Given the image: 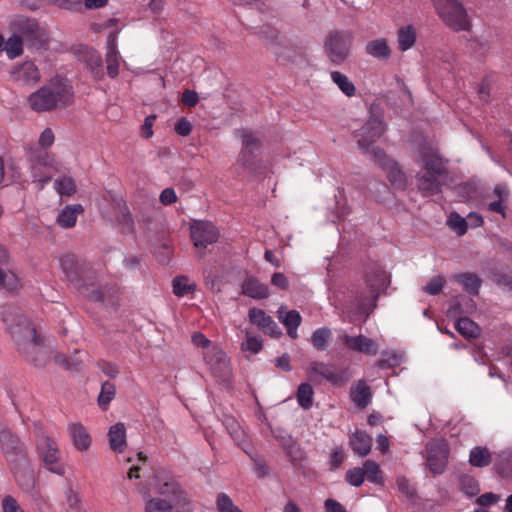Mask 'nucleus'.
I'll return each instance as SVG.
<instances>
[{
    "label": "nucleus",
    "mask_w": 512,
    "mask_h": 512,
    "mask_svg": "<svg viewBox=\"0 0 512 512\" xmlns=\"http://www.w3.org/2000/svg\"><path fill=\"white\" fill-rule=\"evenodd\" d=\"M25 152L28 157V160L34 164H45L46 163V157L47 154L45 151H43L42 148H39L38 146L31 145L28 147H25Z\"/></svg>",
    "instance_id": "obj_53"
},
{
    "label": "nucleus",
    "mask_w": 512,
    "mask_h": 512,
    "mask_svg": "<svg viewBox=\"0 0 512 512\" xmlns=\"http://www.w3.org/2000/svg\"><path fill=\"white\" fill-rule=\"evenodd\" d=\"M8 467L19 487L25 492H31L35 486V475L31 467L30 456L9 463Z\"/></svg>",
    "instance_id": "obj_13"
},
{
    "label": "nucleus",
    "mask_w": 512,
    "mask_h": 512,
    "mask_svg": "<svg viewBox=\"0 0 512 512\" xmlns=\"http://www.w3.org/2000/svg\"><path fill=\"white\" fill-rule=\"evenodd\" d=\"M362 468L365 471V477H367L368 481L380 485L384 484L382 471L375 461L366 460Z\"/></svg>",
    "instance_id": "obj_44"
},
{
    "label": "nucleus",
    "mask_w": 512,
    "mask_h": 512,
    "mask_svg": "<svg viewBox=\"0 0 512 512\" xmlns=\"http://www.w3.org/2000/svg\"><path fill=\"white\" fill-rule=\"evenodd\" d=\"M331 79L347 97L355 95L356 88L346 75L339 71H333L331 72Z\"/></svg>",
    "instance_id": "obj_42"
},
{
    "label": "nucleus",
    "mask_w": 512,
    "mask_h": 512,
    "mask_svg": "<svg viewBox=\"0 0 512 512\" xmlns=\"http://www.w3.org/2000/svg\"><path fill=\"white\" fill-rule=\"evenodd\" d=\"M350 397L358 408L364 409L371 401V389L365 381L360 380L351 388Z\"/></svg>",
    "instance_id": "obj_22"
},
{
    "label": "nucleus",
    "mask_w": 512,
    "mask_h": 512,
    "mask_svg": "<svg viewBox=\"0 0 512 512\" xmlns=\"http://www.w3.org/2000/svg\"><path fill=\"white\" fill-rule=\"evenodd\" d=\"M109 447L113 452L123 453L127 447L126 428L124 423L112 425L108 431Z\"/></svg>",
    "instance_id": "obj_20"
},
{
    "label": "nucleus",
    "mask_w": 512,
    "mask_h": 512,
    "mask_svg": "<svg viewBox=\"0 0 512 512\" xmlns=\"http://www.w3.org/2000/svg\"><path fill=\"white\" fill-rule=\"evenodd\" d=\"M3 279L4 281L1 282V285H3L9 291L17 290L20 287V281L18 277L10 271L4 272Z\"/></svg>",
    "instance_id": "obj_60"
},
{
    "label": "nucleus",
    "mask_w": 512,
    "mask_h": 512,
    "mask_svg": "<svg viewBox=\"0 0 512 512\" xmlns=\"http://www.w3.org/2000/svg\"><path fill=\"white\" fill-rule=\"evenodd\" d=\"M459 482L461 491L469 497L476 496L480 491L478 481L472 476L462 475Z\"/></svg>",
    "instance_id": "obj_46"
},
{
    "label": "nucleus",
    "mask_w": 512,
    "mask_h": 512,
    "mask_svg": "<svg viewBox=\"0 0 512 512\" xmlns=\"http://www.w3.org/2000/svg\"><path fill=\"white\" fill-rule=\"evenodd\" d=\"M345 480L354 487H359L365 480V471L362 467H354L346 472Z\"/></svg>",
    "instance_id": "obj_51"
},
{
    "label": "nucleus",
    "mask_w": 512,
    "mask_h": 512,
    "mask_svg": "<svg viewBox=\"0 0 512 512\" xmlns=\"http://www.w3.org/2000/svg\"><path fill=\"white\" fill-rule=\"evenodd\" d=\"M241 294L253 299L261 300L269 297V287L261 283L260 280L252 275H247L241 284Z\"/></svg>",
    "instance_id": "obj_18"
},
{
    "label": "nucleus",
    "mask_w": 512,
    "mask_h": 512,
    "mask_svg": "<svg viewBox=\"0 0 512 512\" xmlns=\"http://www.w3.org/2000/svg\"><path fill=\"white\" fill-rule=\"evenodd\" d=\"M116 395V387L114 383L110 381H105L102 383L101 391L98 395V405L99 407L106 411L108 409V406L110 402L114 399Z\"/></svg>",
    "instance_id": "obj_40"
},
{
    "label": "nucleus",
    "mask_w": 512,
    "mask_h": 512,
    "mask_svg": "<svg viewBox=\"0 0 512 512\" xmlns=\"http://www.w3.org/2000/svg\"><path fill=\"white\" fill-rule=\"evenodd\" d=\"M192 131V124L185 117L180 118L175 124V132L183 137L188 136Z\"/></svg>",
    "instance_id": "obj_64"
},
{
    "label": "nucleus",
    "mask_w": 512,
    "mask_h": 512,
    "mask_svg": "<svg viewBox=\"0 0 512 512\" xmlns=\"http://www.w3.org/2000/svg\"><path fill=\"white\" fill-rule=\"evenodd\" d=\"M11 27L30 48L41 49L48 43L46 29L34 18L18 15L11 22Z\"/></svg>",
    "instance_id": "obj_7"
},
{
    "label": "nucleus",
    "mask_w": 512,
    "mask_h": 512,
    "mask_svg": "<svg viewBox=\"0 0 512 512\" xmlns=\"http://www.w3.org/2000/svg\"><path fill=\"white\" fill-rule=\"evenodd\" d=\"M238 162L250 172L256 171L259 166L256 155L250 150H242Z\"/></svg>",
    "instance_id": "obj_49"
},
{
    "label": "nucleus",
    "mask_w": 512,
    "mask_h": 512,
    "mask_svg": "<svg viewBox=\"0 0 512 512\" xmlns=\"http://www.w3.org/2000/svg\"><path fill=\"white\" fill-rule=\"evenodd\" d=\"M82 60L84 61L86 66L90 69V71L92 72V74L95 77H98V78L102 77V75H103V71L101 69L102 58L96 50H93V49L87 50L83 54Z\"/></svg>",
    "instance_id": "obj_37"
},
{
    "label": "nucleus",
    "mask_w": 512,
    "mask_h": 512,
    "mask_svg": "<svg viewBox=\"0 0 512 512\" xmlns=\"http://www.w3.org/2000/svg\"><path fill=\"white\" fill-rule=\"evenodd\" d=\"M448 178L434 176L432 173L418 174L417 187L424 196H431L441 192L442 186L446 185Z\"/></svg>",
    "instance_id": "obj_17"
},
{
    "label": "nucleus",
    "mask_w": 512,
    "mask_h": 512,
    "mask_svg": "<svg viewBox=\"0 0 512 512\" xmlns=\"http://www.w3.org/2000/svg\"><path fill=\"white\" fill-rule=\"evenodd\" d=\"M37 451L46 469L57 475H63L65 468L59 464V448L48 435H42L37 442Z\"/></svg>",
    "instance_id": "obj_12"
},
{
    "label": "nucleus",
    "mask_w": 512,
    "mask_h": 512,
    "mask_svg": "<svg viewBox=\"0 0 512 512\" xmlns=\"http://www.w3.org/2000/svg\"><path fill=\"white\" fill-rule=\"evenodd\" d=\"M456 282L461 284L466 292L471 295H478L481 286V279L475 273H461L454 276Z\"/></svg>",
    "instance_id": "obj_32"
},
{
    "label": "nucleus",
    "mask_w": 512,
    "mask_h": 512,
    "mask_svg": "<svg viewBox=\"0 0 512 512\" xmlns=\"http://www.w3.org/2000/svg\"><path fill=\"white\" fill-rule=\"evenodd\" d=\"M457 332L467 339H475L481 333V328L468 317H461L455 322Z\"/></svg>",
    "instance_id": "obj_33"
},
{
    "label": "nucleus",
    "mask_w": 512,
    "mask_h": 512,
    "mask_svg": "<svg viewBox=\"0 0 512 512\" xmlns=\"http://www.w3.org/2000/svg\"><path fill=\"white\" fill-rule=\"evenodd\" d=\"M73 92L67 80L56 76L28 97L30 108L36 112L66 107L72 102Z\"/></svg>",
    "instance_id": "obj_3"
},
{
    "label": "nucleus",
    "mask_w": 512,
    "mask_h": 512,
    "mask_svg": "<svg viewBox=\"0 0 512 512\" xmlns=\"http://www.w3.org/2000/svg\"><path fill=\"white\" fill-rule=\"evenodd\" d=\"M495 472L503 477L508 478L512 476V452L505 450L496 455L494 461Z\"/></svg>",
    "instance_id": "obj_29"
},
{
    "label": "nucleus",
    "mask_w": 512,
    "mask_h": 512,
    "mask_svg": "<svg viewBox=\"0 0 512 512\" xmlns=\"http://www.w3.org/2000/svg\"><path fill=\"white\" fill-rule=\"evenodd\" d=\"M0 451L7 461V464L20 460L29 455L25 443L17 433L8 427L0 430Z\"/></svg>",
    "instance_id": "obj_10"
},
{
    "label": "nucleus",
    "mask_w": 512,
    "mask_h": 512,
    "mask_svg": "<svg viewBox=\"0 0 512 512\" xmlns=\"http://www.w3.org/2000/svg\"><path fill=\"white\" fill-rule=\"evenodd\" d=\"M365 49L369 55L379 60H387L391 55V49L383 38L368 42Z\"/></svg>",
    "instance_id": "obj_34"
},
{
    "label": "nucleus",
    "mask_w": 512,
    "mask_h": 512,
    "mask_svg": "<svg viewBox=\"0 0 512 512\" xmlns=\"http://www.w3.org/2000/svg\"><path fill=\"white\" fill-rule=\"evenodd\" d=\"M439 18L455 32L470 29L467 10L461 0H432Z\"/></svg>",
    "instance_id": "obj_6"
},
{
    "label": "nucleus",
    "mask_w": 512,
    "mask_h": 512,
    "mask_svg": "<svg viewBox=\"0 0 512 512\" xmlns=\"http://www.w3.org/2000/svg\"><path fill=\"white\" fill-rule=\"evenodd\" d=\"M217 508L220 512H243L233 504L231 498L225 493L218 494Z\"/></svg>",
    "instance_id": "obj_55"
},
{
    "label": "nucleus",
    "mask_w": 512,
    "mask_h": 512,
    "mask_svg": "<svg viewBox=\"0 0 512 512\" xmlns=\"http://www.w3.org/2000/svg\"><path fill=\"white\" fill-rule=\"evenodd\" d=\"M56 189L59 194L70 196L76 191V185L72 178L63 177L56 181Z\"/></svg>",
    "instance_id": "obj_56"
},
{
    "label": "nucleus",
    "mask_w": 512,
    "mask_h": 512,
    "mask_svg": "<svg viewBox=\"0 0 512 512\" xmlns=\"http://www.w3.org/2000/svg\"><path fill=\"white\" fill-rule=\"evenodd\" d=\"M416 41V33L413 26L408 25L398 30V48L401 51L410 49Z\"/></svg>",
    "instance_id": "obj_39"
},
{
    "label": "nucleus",
    "mask_w": 512,
    "mask_h": 512,
    "mask_svg": "<svg viewBox=\"0 0 512 512\" xmlns=\"http://www.w3.org/2000/svg\"><path fill=\"white\" fill-rule=\"evenodd\" d=\"M310 374H319L321 377L333 384H336L342 380V376L336 372L332 365L319 361L311 362Z\"/></svg>",
    "instance_id": "obj_25"
},
{
    "label": "nucleus",
    "mask_w": 512,
    "mask_h": 512,
    "mask_svg": "<svg viewBox=\"0 0 512 512\" xmlns=\"http://www.w3.org/2000/svg\"><path fill=\"white\" fill-rule=\"evenodd\" d=\"M449 227L454 230L459 236L464 235L468 229V222L461 217L458 213L452 212L448 219Z\"/></svg>",
    "instance_id": "obj_48"
},
{
    "label": "nucleus",
    "mask_w": 512,
    "mask_h": 512,
    "mask_svg": "<svg viewBox=\"0 0 512 512\" xmlns=\"http://www.w3.org/2000/svg\"><path fill=\"white\" fill-rule=\"evenodd\" d=\"M83 212L80 204L74 206H66L57 217V223L63 228H71L75 226L77 214Z\"/></svg>",
    "instance_id": "obj_35"
},
{
    "label": "nucleus",
    "mask_w": 512,
    "mask_h": 512,
    "mask_svg": "<svg viewBox=\"0 0 512 512\" xmlns=\"http://www.w3.org/2000/svg\"><path fill=\"white\" fill-rule=\"evenodd\" d=\"M181 101L184 106L188 108L195 107L197 103L199 102V96L198 93L194 90L186 89L182 93Z\"/></svg>",
    "instance_id": "obj_62"
},
{
    "label": "nucleus",
    "mask_w": 512,
    "mask_h": 512,
    "mask_svg": "<svg viewBox=\"0 0 512 512\" xmlns=\"http://www.w3.org/2000/svg\"><path fill=\"white\" fill-rule=\"evenodd\" d=\"M117 206L119 208V213L117 215V222L121 227V232L123 234H134L135 232V224L133 217L123 200L117 202Z\"/></svg>",
    "instance_id": "obj_27"
},
{
    "label": "nucleus",
    "mask_w": 512,
    "mask_h": 512,
    "mask_svg": "<svg viewBox=\"0 0 512 512\" xmlns=\"http://www.w3.org/2000/svg\"><path fill=\"white\" fill-rule=\"evenodd\" d=\"M372 438L362 430H356L350 440V446L354 453L361 457L367 456L371 451Z\"/></svg>",
    "instance_id": "obj_24"
},
{
    "label": "nucleus",
    "mask_w": 512,
    "mask_h": 512,
    "mask_svg": "<svg viewBox=\"0 0 512 512\" xmlns=\"http://www.w3.org/2000/svg\"><path fill=\"white\" fill-rule=\"evenodd\" d=\"M449 445L444 439L429 441L425 446L426 465L434 475L444 473L449 456Z\"/></svg>",
    "instance_id": "obj_11"
},
{
    "label": "nucleus",
    "mask_w": 512,
    "mask_h": 512,
    "mask_svg": "<svg viewBox=\"0 0 512 512\" xmlns=\"http://www.w3.org/2000/svg\"><path fill=\"white\" fill-rule=\"evenodd\" d=\"M249 320L253 325L258 326L264 333L278 338L282 335V331L271 316L266 315L262 309L251 308L248 312Z\"/></svg>",
    "instance_id": "obj_16"
},
{
    "label": "nucleus",
    "mask_w": 512,
    "mask_h": 512,
    "mask_svg": "<svg viewBox=\"0 0 512 512\" xmlns=\"http://www.w3.org/2000/svg\"><path fill=\"white\" fill-rule=\"evenodd\" d=\"M108 52L106 54L107 73L111 78H115L119 73L118 52L115 44L114 34L109 35Z\"/></svg>",
    "instance_id": "obj_31"
},
{
    "label": "nucleus",
    "mask_w": 512,
    "mask_h": 512,
    "mask_svg": "<svg viewBox=\"0 0 512 512\" xmlns=\"http://www.w3.org/2000/svg\"><path fill=\"white\" fill-rule=\"evenodd\" d=\"M369 154L373 157V159L379 163V165L384 169L387 165L386 162H393L390 158H388L385 154V152L379 148L374 147L373 145L369 148L368 151ZM367 154V152L365 153Z\"/></svg>",
    "instance_id": "obj_59"
},
{
    "label": "nucleus",
    "mask_w": 512,
    "mask_h": 512,
    "mask_svg": "<svg viewBox=\"0 0 512 512\" xmlns=\"http://www.w3.org/2000/svg\"><path fill=\"white\" fill-rule=\"evenodd\" d=\"M283 307H280L278 313H279V319L282 322V324L287 329V334L295 339L297 337V328L300 326L302 317L300 313L297 310H290L286 313V315L282 316Z\"/></svg>",
    "instance_id": "obj_28"
},
{
    "label": "nucleus",
    "mask_w": 512,
    "mask_h": 512,
    "mask_svg": "<svg viewBox=\"0 0 512 512\" xmlns=\"http://www.w3.org/2000/svg\"><path fill=\"white\" fill-rule=\"evenodd\" d=\"M16 78L26 84H35L40 80V73L31 61L24 62L15 72Z\"/></svg>",
    "instance_id": "obj_30"
},
{
    "label": "nucleus",
    "mask_w": 512,
    "mask_h": 512,
    "mask_svg": "<svg viewBox=\"0 0 512 512\" xmlns=\"http://www.w3.org/2000/svg\"><path fill=\"white\" fill-rule=\"evenodd\" d=\"M384 170L387 172V177L391 185L398 190H404L407 186L406 176L400 169L398 163L386 162Z\"/></svg>",
    "instance_id": "obj_26"
},
{
    "label": "nucleus",
    "mask_w": 512,
    "mask_h": 512,
    "mask_svg": "<svg viewBox=\"0 0 512 512\" xmlns=\"http://www.w3.org/2000/svg\"><path fill=\"white\" fill-rule=\"evenodd\" d=\"M331 330L327 327L315 330L311 337V342L317 350H324L331 339Z\"/></svg>",
    "instance_id": "obj_45"
},
{
    "label": "nucleus",
    "mask_w": 512,
    "mask_h": 512,
    "mask_svg": "<svg viewBox=\"0 0 512 512\" xmlns=\"http://www.w3.org/2000/svg\"><path fill=\"white\" fill-rule=\"evenodd\" d=\"M80 350H75L74 354L70 357L65 354H56L54 356V361L56 364L61 365L64 369L69 371H79L81 369L82 359H80L77 355L81 354Z\"/></svg>",
    "instance_id": "obj_38"
},
{
    "label": "nucleus",
    "mask_w": 512,
    "mask_h": 512,
    "mask_svg": "<svg viewBox=\"0 0 512 512\" xmlns=\"http://www.w3.org/2000/svg\"><path fill=\"white\" fill-rule=\"evenodd\" d=\"M60 266L67 280L86 299L93 302H104L106 291L96 286V272L91 263L76 254H66L60 258Z\"/></svg>",
    "instance_id": "obj_2"
},
{
    "label": "nucleus",
    "mask_w": 512,
    "mask_h": 512,
    "mask_svg": "<svg viewBox=\"0 0 512 512\" xmlns=\"http://www.w3.org/2000/svg\"><path fill=\"white\" fill-rule=\"evenodd\" d=\"M172 503H168L166 499L152 498L146 503V512H171Z\"/></svg>",
    "instance_id": "obj_50"
},
{
    "label": "nucleus",
    "mask_w": 512,
    "mask_h": 512,
    "mask_svg": "<svg viewBox=\"0 0 512 512\" xmlns=\"http://www.w3.org/2000/svg\"><path fill=\"white\" fill-rule=\"evenodd\" d=\"M475 303L472 299L466 297H455L451 302L449 313H465L469 309H474Z\"/></svg>",
    "instance_id": "obj_47"
},
{
    "label": "nucleus",
    "mask_w": 512,
    "mask_h": 512,
    "mask_svg": "<svg viewBox=\"0 0 512 512\" xmlns=\"http://www.w3.org/2000/svg\"><path fill=\"white\" fill-rule=\"evenodd\" d=\"M446 280L443 276H435L422 288V290L429 295H438L441 293Z\"/></svg>",
    "instance_id": "obj_52"
},
{
    "label": "nucleus",
    "mask_w": 512,
    "mask_h": 512,
    "mask_svg": "<svg viewBox=\"0 0 512 512\" xmlns=\"http://www.w3.org/2000/svg\"><path fill=\"white\" fill-rule=\"evenodd\" d=\"M241 349L254 354L258 353L262 349V340L257 337H248L247 340L241 344Z\"/></svg>",
    "instance_id": "obj_61"
},
{
    "label": "nucleus",
    "mask_w": 512,
    "mask_h": 512,
    "mask_svg": "<svg viewBox=\"0 0 512 512\" xmlns=\"http://www.w3.org/2000/svg\"><path fill=\"white\" fill-rule=\"evenodd\" d=\"M241 138L244 146L243 150H250L254 152L261 145V141L259 138L255 137L254 134L246 129L241 130Z\"/></svg>",
    "instance_id": "obj_54"
},
{
    "label": "nucleus",
    "mask_w": 512,
    "mask_h": 512,
    "mask_svg": "<svg viewBox=\"0 0 512 512\" xmlns=\"http://www.w3.org/2000/svg\"><path fill=\"white\" fill-rule=\"evenodd\" d=\"M421 158L424 163V173H433L434 176L449 178L447 169L436 154L432 153L431 151H423Z\"/></svg>",
    "instance_id": "obj_21"
},
{
    "label": "nucleus",
    "mask_w": 512,
    "mask_h": 512,
    "mask_svg": "<svg viewBox=\"0 0 512 512\" xmlns=\"http://www.w3.org/2000/svg\"><path fill=\"white\" fill-rule=\"evenodd\" d=\"M492 462L491 453L486 447L477 446L470 451L469 464L473 467H487Z\"/></svg>",
    "instance_id": "obj_36"
},
{
    "label": "nucleus",
    "mask_w": 512,
    "mask_h": 512,
    "mask_svg": "<svg viewBox=\"0 0 512 512\" xmlns=\"http://www.w3.org/2000/svg\"><path fill=\"white\" fill-rule=\"evenodd\" d=\"M397 487L399 491L404 494L409 499H414L417 495L416 489L410 485L409 480L405 476H400L397 478Z\"/></svg>",
    "instance_id": "obj_58"
},
{
    "label": "nucleus",
    "mask_w": 512,
    "mask_h": 512,
    "mask_svg": "<svg viewBox=\"0 0 512 512\" xmlns=\"http://www.w3.org/2000/svg\"><path fill=\"white\" fill-rule=\"evenodd\" d=\"M2 319L16 341L19 352L36 367H44L50 360L51 351L44 345L35 326L16 307L5 308L2 311Z\"/></svg>",
    "instance_id": "obj_1"
},
{
    "label": "nucleus",
    "mask_w": 512,
    "mask_h": 512,
    "mask_svg": "<svg viewBox=\"0 0 512 512\" xmlns=\"http://www.w3.org/2000/svg\"><path fill=\"white\" fill-rule=\"evenodd\" d=\"M204 359L216 381L226 387L230 386L233 375L226 353L219 347H213L204 355Z\"/></svg>",
    "instance_id": "obj_9"
},
{
    "label": "nucleus",
    "mask_w": 512,
    "mask_h": 512,
    "mask_svg": "<svg viewBox=\"0 0 512 512\" xmlns=\"http://www.w3.org/2000/svg\"><path fill=\"white\" fill-rule=\"evenodd\" d=\"M191 239L197 248L205 249L219 238L217 228L209 221H194L190 227Z\"/></svg>",
    "instance_id": "obj_14"
},
{
    "label": "nucleus",
    "mask_w": 512,
    "mask_h": 512,
    "mask_svg": "<svg viewBox=\"0 0 512 512\" xmlns=\"http://www.w3.org/2000/svg\"><path fill=\"white\" fill-rule=\"evenodd\" d=\"M384 111L380 104L372 103L369 108V118L360 130L354 131L355 137H359L357 144L363 153L383 135L386 124L383 122Z\"/></svg>",
    "instance_id": "obj_5"
},
{
    "label": "nucleus",
    "mask_w": 512,
    "mask_h": 512,
    "mask_svg": "<svg viewBox=\"0 0 512 512\" xmlns=\"http://www.w3.org/2000/svg\"><path fill=\"white\" fill-rule=\"evenodd\" d=\"M366 286L370 291L372 303L368 306L363 300L358 304L357 311L349 314V321L355 323L357 321L364 322L377 307V300L382 293H385L390 285V277L380 267L371 268L365 275Z\"/></svg>",
    "instance_id": "obj_4"
},
{
    "label": "nucleus",
    "mask_w": 512,
    "mask_h": 512,
    "mask_svg": "<svg viewBox=\"0 0 512 512\" xmlns=\"http://www.w3.org/2000/svg\"><path fill=\"white\" fill-rule=\"evenodd\" d=\"M343 341L348 348L356 352H361L367 355H375L378 352V344L373 339L367 338L363 335H344Z\"/></svg>",
    "instance_id": "obj_19"
},
{
    "label": "nucleus",
    "mask_w": 512,
    "mask_h": 512,
    "mask_svg": "<svg viewBox=\"0 0 512 512\" xmlns=\"http://www.w3.org/2000/svg\"><path fill=\"white\" fill-rule=\"evenodd\" d=\"M23 43L21 36L13 32L11 37L4 40L3 50L6 51L10 59H14L23 53Z\"/></svg>",
    "instance_id": "obj_41"
},
{
    "label": "nucleus",
    "mask_w": 512,
    "mask_h": 512,
    "mask_svg": "<svg viewBox=\"0 0 512 512\" xmlns=\"http://www.w3.org/2000/svg\"><path fill=\"white\" fill-rule=\"evenodd\" d=\"M314 390L311 384L302 383L297 389V400L299 405L304 409H310L313 405Z\"/></svg>",
    "instance_id": "obj_43"
},
{
    "label": "nucleus",
    "mask_w": 512,
    "mask_h": 512,
    "mask_svg": "<svg viewBox=\"0 0 512 512\" xmlns=\"http://www.w3.org/2000/svg\"><path fill=\"white\" fill-rule=\"evenodd\" d=\"M352 44V35L348 31H330L324 41V50L329 60L335 65L344 63L349 55Z\"/></svg>",
    "instance_id": "obj_8"
},
{
    "label": "nucleus",
    "mask_w": 512,
    "mask_h": 512,
    "mask_svg": "<svg viewBox=\"0 0 512 512\" xmlns=\"http://www.w3.org/2000/svg\"><path fill=\"white\" fill-rule=\"evenodd\" d=\"M3 512H24L16 499L10 495L4 497L2 501Z\"/></svg>",
    "instance_id": "obj_63"
},
{
    "label": "nucleus",
    "mask_w": 512,
    "mask_h": 512,
    "mask_svg": "<svg viewBox=\"0 0 512 512\" xmlns=\"http://www.w3.org/2000/svg\"><path fill=\"white\" fill-rule=\"evenodd\" d=\"M158 492L167 497L168 503L173 505H184L186 503V496L180 485L173 478H164L159 475L156 476Z\"/></svg>",
    "instance_id": "obj_15"
},
{
    "label": "nucleus",
    "mask_w": 512,
    "mask_h": 512,
    "mask_svg": "<svg viewBox=\"0 0 512 512\" xmlns=\"http://www.w3.org/2000/svg\"><path fill=\"white\" fill-rule=\"evenodd\" d=\"M69 432L73 441V445L77 450H88L91 445V438L82 424H72L69 428Z\"/></svg>",
    "instance_id": "obj_23"
},
{
    "label": "nucleus",
    "mask_w": 512,
    "mask_h": 512,
    "mask_svg": "<svg viewBox=\"0 0 512 512\" xmlns=\"http://www.w3.org/2000/svg\"><path fill=\"white\" fill-rule=\"evenodd\" d=\"M187 278L178 276L173 280V293L177 296H184L186 293L194 289V286L187 284Z\"/></svg>",
    "instance_id": "obj_57"
}]
</instances>
